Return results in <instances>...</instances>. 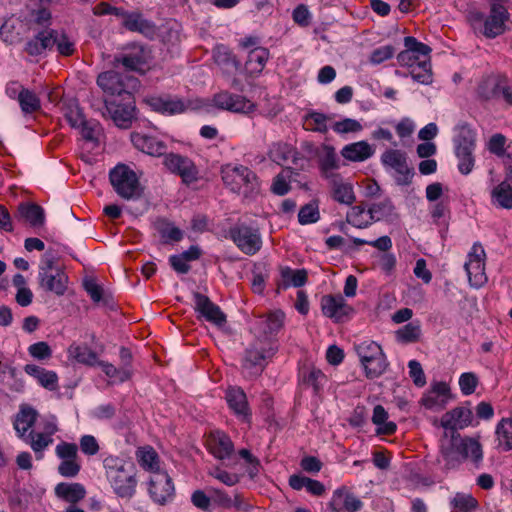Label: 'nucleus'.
<instances>
[{"mask_svg": "<svg viewBox=\"0 0 512 512\" xmlns=\"http://www.w3.org/2000/svg\"><path fill=\"white\" fill-rule=\"evenodd\" d=\"M18 102L22 111L25 113H32L40 108L39 98L34 92L28 89H21Z\"/></svg>", "mask_w": 512, "mask_h": 512, "instance_id": "bf43d9fd", "label": "nucleus"}, {"mask_svg": "<svg viewBox=\"0 0 512 512\" xmlns=\"http://www.w3.org/2000/svg\"><path fill=\"white\" fill-rule=\"evenodd\" d=\"M109 180L116 194L124 200H137L143 194L139 177L125 164H118L111 169Z\"/></svg>", "mask_w": 512, "mask_h": 512, "instance_id": "423d86ee", "label": "nucleus"}, {"mask_svg": "<svg viewBox=\"0 0 512 512\" xmlns=\"http://www.w3.org/2000/svg\"><path fill=\"white\" fill-rule=\"evenodd\" d=\"M194 303L196 311L207 321L219 327L225 324L226 317L224 313L217 305L212 303L207 296L196 293L194 295Z\"/></svg>", "mask_w": 512, "mask_h": 512, "instance_id": "393cba45", "label": "nucleus"}, {"mask_svg": "<svg viewBox=\"0 0 512 512\" xmlns=\"http://www.w3.org/2000/svg\"><path fill=\"white\" fill-rule=\"evenodd\" d=\"M475 151L454 152L457 160V169L461 175H469L475 167Z\"/></svg>", "mask_w": 512, "mask_h": 512, "instance_id": "13d9d810", "label": "nucleus"}, {"mask_svg": "<svg viewBox=\"0 0 512 512\" xmlns=\"http://www.w3.org/2000/svg\"><path fill=\"white\" fill-rule=\"evenodd\" d=\"M24 372L32 377L38 385L48 391H55L59 387V378L55 371L47 370L36 364H26Z\"/></svg>", "mask_w": 512, "mask_h": 512, "instance_id": "a878e982", "label": "nucleus"}, {"mask_svg": "<svg viewBox=\"0 0 512 512\" xmlns=\"http://www.w3.org/2000/svg\"><path fill=\"white\" fill-rule=\"evenodd\" d=\"M211 103L215 108L233 113L248 114L255 109V104L251 100L242 95L233 94L228 91L215 94Z\"/></svg>", "mask_w": 512, "mask_h": 512, "instance_id": "ddd939ff", "label": "nucleus"}, {"mask_svg": "<svg viewBox=\"0 0 512 512\" xmlns=\"http://www.w3.org/2000/svg\"><path fill=\"white\" fill-rule=\"evenodd\" d=\"M269 59V51L264 47H255L248 53L245 63L246 70L250 74L261 73L267 60Z\"/></svg>", "mask_w": 512, "mask_h": 512, "instance_id": "58836bf2", "label": "nucleus"}, {"mask_svg": "<svg viewBox=\"0 0 512 512\" xmlns=\"http://www.w3.org/2000/svg\"><path fill=\"white\" fill-rule=\"evenodd\" d=\"M291 176L292 170L290 168H285L277 174L272 181V193L278 196L286 195L291 189Z\"/></svg>", "mask_w": 512, "mask_h": 512, "instance_id": "603ef678", "label": "nucleus"}, {"mask_svg": "<svg viewBox=\"0 0 512 512\" xmlns=\"http://www.w3.org/2000/svg\"><path fill=\"white\" fill-rule=\"evenodd\" d=\"M341 167V161L334 149V147L325 145L319 156V169L321 176L325 180H329L339 173L337 172Z\"/></svg>", "mask_w": 512, "mask_h": 512, "instance_id": "c85d7f7f", "label": "nucleus"}, {"mask_svg": "<svg viewBox=\"0 0 512 512\" xmlns=\"http://www.w3.org/2000/svg\"><path fill=\"white\" fill-rule=\"evenodd\" d=\"M321 310L324 316L334 322H343L353 313V308L341 295H324L321 298Z\"/></svg>", "mask_w": 512, "mask_h": 512, "instance_id": "a211bd4d", "label": "nucleus"}, {"mask_svg": "<svg viewBox=\"0 0 512 512\" xmlns=\"http://www.w3.org/2000/svg\"><path fill=\"white\" fill-rule=\"evenodd\" d=\"M294 155L292 147L285 143H274L269 149V158L282 165Z\"/></svg>", "mask_w": 512, "mask_h": 512, "instance_id": "4d7b16f0", "label": "nucleus"}, {"mask_svg": "<svg viewBox=\"0 0 512 512\" xmlns=\"http://www.w3.org/2000/svg\"><path fill=\"white\" fill-rule=\"evenodd\" d=\"M124 104L105 100V107L113 122L120 128H128L134 118L135 106L132 96H124Z\"/></svg>", "mask_w": 512, "mask_h": 512, "instance_id": "6ab92c4d", "label": "nucleus"}, {"mask_svg": "<svg viewBox=\"0 0 512 512\" xmlns=\"http://www.w3.org/2000/svg\"><path fill=\"white\" fill-rule=\"evenodd\" d=\"M356 352L368 378H376L387 367L386 357L381 346L372 340H365L356 345Z\"/></svg>", "mask_w": 512, "mask_h": 512, "instance_id": "0eeeda50", "label": "nucleus"}, {"mask_svg": "<svg viewBox=\"0 0 512 512\" xmlns=\"http://www.w3.org/2000/svg\"><path fill=\"white\" fill-rule=\"evenodd\" d=\"M227 403L233 412L243 418L249 417L246 395L240 388H229L226 392Z\"/></svg>", "mask_w": 512, "mask_h": 512, "instance_id": "4c0bfd02", "label": "nucleus"}, {"mask_svg": "<svg viewBox=\"0 0 512 512\" xmlns=\"http://www.w3.org/2000/svg\"><path fill=\"white\" fill-rule=\"evenodd\" d=\"M118 17L123 18V26L130 31L139 32L144 35L154 32V24L145 19L141 13L124 11V15H119Z\"/></svg>", "mask_w": 512, "mask_h": 512, "instance_id": "f704fd0d", "label": "nucleus"}, {"mask_svg": "<svg viewBox=\"0 0 512 512\" xmlns=\"http://www.w3.org/2000/svg\"><path fill=\"white\" fill-rule=\"evenodd\" d=\"M55 494L59 499L75 505L85 497L86 490L80 483L62 482L56 485Z\"/></svg>", "mask_w": 512, "mask_h": 512, "instance_id": "c9c22d12", "label": "nucleus"}, {"mask_svg": "<svg viewBox=\"0 0 512 512\" xmlns=\"http://www.w3.org/2000/svg\"><path fill=\"white\" fill-rule=\"evenodd\" d=\"M50 20L51 13L46 8L32 10L29 14V24L31 29H33L34 26L45 28L50 24Z\"/></svg>", "mask_w": 512, "mask_h": 512, "instance_id": "0e129e2a", "label": "nucleus"}, {"mask_svg": "<svg viewBox=\"0 0 512 512\" xmlns=\"http://www.w3.org/2000/svg\"><path fill=\"white\" fill-rule=\"evenodd\" d=\"M479 379L473 372H464L459 377V388L463 395L469 396L473 394L478 386Z\"/></svg>", "mask_w": 512, "mask_h": 512, "instance_id": "e2e57ef3", "label": "nucleus"}, {"mask_svg": "<svg viewBox=\"0 0 512 512\" xmlns=\"http://www.w3.org/2000/svg\"><path fill=\"white\" fill-rule=\"evenodd\" d=\"M332 197L340 204L351 205L355 201L353 184L344 179L341 174L327 180Z\"/></svg>", "mask_w": 512, "mask_h": 512, "instance_id": "cd10ccee", "label": "nucleus"}, {"mask_svg": "<svg viewBox=\"0 0 512 512\" xmlns=\"http://www.w3.org/2000/svg\"><path fill=\"white\" fill-rule=\"evenodd\" d=\"M281 279L283 288L302 287L307 281V272L304 269H292L285 267L281 269Z\"/></svg>", "mask_w": 512, "mask_h": 512, "instance_id": "a19ab883", "label": "nucleus"}, {"mask_svg": "<svg viewBox=\"0 0 512 512\" xmlns=\"http://www.w3.org/2000/svg\"><path fill=\"white\" fill-rule=\"evenodd\" d=\"M164 165L172 173L180 175L185 183H191L197 179V169L187 157L174 153L167 154L164 157Z\"/></svg>", "mask_w": 512, "mask_h": 512, "instance_id": "412c9836", "label": "nucleus"}, {"mask_svg": "<svg viewBox=\"0 0 512 512\" xmlns=\"http://www.w3.org/2000/svg\"><path fill=\"white\" fill-rule=\"evenodd\" d=\"M476 131L467 124H459L454 128V152L475 151Z\"/></svg>", "mask_w": 512, "mask_h": 512, "instance_id": "c756f323", "label": "nucleus"}, {"mask_svg": "<svg viewBox=\"0 0 512 512\" xmlns=\"http://www.w3.org/2000/svg\"><path fill=\"white\" fill-rule=\"evenodd\" d=\"M105 476L117 497L131 499L136 493L137 478L134 465L123 457L108 455L103 459Z\"/></svg>", "mask_w": 512, "mask_h": 512, "instance_id": "7ed1b4c3", "label": "nucleus"}, {"mask_svg": "<svg viewBox=\"0 0 512 512\" xmlns=\"http://www.w3.org/2000/svg\"><path fill=\"white\" fill-rule=\"evenodd\" d=\"M230 235L236 246L247 255L256 254L262 246L259 229L245 224L232 228Z\"/></svg>", "mask_w": 512, "mask_h": 512, "instance_id": "f8f14e48", "label": "nucleus"}, {"mask_svg": "<svg viewBox=\"0 0 512 512\" xmlns=\"http://www.w3.org/2000/svg\"><path fill=\"white\" fill-rule=\"evenodd\" d=\"M394 48L391 45H384L375 48L369 56V63L371 65H380L383 62L391 59L394 55Z\"/></svg>", "mask_w": 512, "mask_h": 512, "instance_id": "338daca9", "label": "nucleus"}, {"mask_svg": "<svg viewBox=\"0 0 512 512\" xmlns=\"http://www.w3.org/2000/svg\"><path fill=\"white\" fill-rule=\"evenodd\" d=\"M299 381L302 385L312 388L315 394H318L327 379L321 370L314 367H305L299 372Z\"/></svg>", "mask_w": 512, "mask_h": 512, "instance_id": "e433bc0d", "label": "nucleus"}, {"mask_svg": "<svg viewBox=\"0 0 512 512\" xmlns=\"http://www.w3.org/2000/svg\"><path fill=\"white\" fill-rule=\"evenodd\" d=\"M330 128L339 136L346 138L348 135H355L361 132L363 125L356 119L343 118L333 122Z\"/></svg>", "mask_w": 512, "mask_h": 512, "instance_id": "49530a36", "label": "nucleus"}, {"mask_svg": "<svg viewBox=\"0 0 512 512\" xmlns=\"http://www.w3.org/2000/svg\"><path fill=\"white\" fill-rule=\"evenodd\" d=\"M150 59V51L142 45L134 44L127 52L116 58L127 71L144 72L145 66Z\"/></svg>", "mask_w": 512, "mask_h": 512, "instance_id": "aec40b11", "label": "nucleus"}, {"mask_svg": "<svg viewBox=\"0 0 512 512\" xmlns=\"http://www.w3.org/2000/svg\"><path fill=\"white\" fill-rule=\"evenodd\" d=\"M363 506L362 501L345 487L336 489L331 497L329 507L332 512H357Z\"/></svg>", "mask_w": 512, "mask_h": 512, "instance_id": "b1692460", "label": "nucleus"}, {"mask_svg": "<svg viewBox=\"0 0 512 512\" xmlns=\"http://www.w3.org/2000/svg\"><path fill=\"white\" fill-rule=\"evenodd\" d=\"M38 280L42 289L57 296L64 295L67 290L68 276L56 265V258L50 251H46L41 257Z\"/></svg>", "mask_w": 512, "mask_h": 512, "instance_id": "39448f33", "label": "nucleus"}, {"mask_svg": "<svg viewBox=\"0 0 512 512\" xmlns=\"http://www.w3.org/2000/svg\"><path fill=\"white\" fill-rule=\"evenodd\" d=\"M98 86L109 95L128 96L130 98L131 90L138 85V80L129 75H122L118 71H105L97 78Z\"/></svg>", "mask_w": 512, "mask_h": 512, "instance_id": "1a4fd4ad", "label": "nucleus"}, {"mask_svg": "<svg viewBox=\"0 0 512 512\" xmlns=\"http://www.w3.org/2000/svg\"><path fill=\"white\" fill-rule=\"evenodd\" d=\"M131 141L138 150L151 156H161L166 150L165 144L154 136L132 133Z\"/></svg>", "mask_w": 512, "mask_h": 512, "instance_id": "2f4dec72", "label": "nucleus"}, {"mask_svg": "<svg viewBox=\"0 0 512 512\" xmlns=\"http://www.w3.org/2000/svg\"><path fill=\"white\" fill-rule=\"evenodd\" d=\"M412 79L420 84L428 85L432 82L431 63L428 59H422L417 66L409 70Z\"/></svg>", "mask_w": 512, "mask_h": 512, "instance_id": "5fc2aeb1", "label": "nucleus"}, {"mask_svg": "<svg viewBox=\"0 0 512 512\" xmlns=\"http://www.w3.org/2000/svg\"><path fill=\"white\" fill-rule=\"evenodd\" d=\"M372 422L377 426L378 434H392L396 431V424L388 421V412L381 405H376L373 409Z\"/></svg>", "mask_w": 512, "mask_h": 512, "instance_id": "79ce46f5", "label": "nucleus"}, {"mask_svg": "<svg viewBox=\"0 0 512 512\" xmlns=\"http://www.w3.org/2000/svg\"><path fill=\"white\" fill-rule=\"evenodd\" d=\"M346 221L359 229L368 227L372 224L369 208L365 209L362 206L351 207L347 212Z\"/></svg>", "mask_w": 512, "mask_h": 512, "instance_id": "37998d69", "label": "nucleus"}, {"mask_svg": "<svg viewBox=\"0 0 512 512\" xmlns=\"http://www.w3.org/2000/svg\"><path fill=\"white\" fill-rule=\"evenodd\" d=\"M305 125L308 130L325 133L328 131V117L319 112H312L306 116Z\"/></svg>", "mask_w": 512, "mask_h": 512, "instance_id": "052dcab7", "label": "nucleus"}, {"mask_svg": "<svg viewBox=\"0 0 512 512\" xmlns=\"http://www.w3.org/2000/svg\"><path fill=\"white\" fill-rule=\"evenodd\" d=\"M450 399V388L445 382H436L424 394L421 404L429 410L440 411L445 408Z\"/></svg>", "mask_w": 512, "mask_h": 512, "instance_id": "5701e85b", "label": "nucleus"}, {"mask_svg": "<svg viewBox=\"0 0 512 512\" xmlns=\"http://www.w3.org/2000/svg\"><path fill=\"white\" fill-rule=\"evenodd\" d=\"M451 504L461 512H471L477 507L478 502L471 494L457 493L451 500Z\"/></svg>", "mask_w": 512, "mask_h": 512, "instance_id": "680f3d73", "label": "nucleus"}, {"mask_svg": "<svg viewBox=\"0 0 512 512\" xmlns=\"http://www.w3.org/2000/svg\"><path fill=\"white\" fill-rule=\"evenodd\" d=\"M491 204L496 208L512 209V185L507 181H501L490 190Z\"/></svg>", "mask_w": 512, "mask_h": 512, "instance_id": "72a5a7b5", "label": "nucleus"}, {"mask_svg": "<svg viewBox=\"0 0 512 512\" xmlns=\"http://www.w3.org/2000/svg\"><path fill=\"white\" fill-rule=\"evenodd\" d=\"M210 453L220 460L229 458L234 450L233 443L228 435L221 431H213L207 439Z\"/></svg>", "mask_w": 512, "mask_h": 512, "instance_id": "bb28decb", "label": "nucleus"}, {"mask_svg": "<svg viewBox=\"0 0 512 512\" xmlns=\"http://www.w3.org/2000/svg\"><path fill=\"white\" fill-rule=\"evenodd\" d=\"M466 458L479 463L483 458L480 443L473 438H462L458 432H444L440 440V456L438 462L445 470L458 467Z\"/></svg>", "mask_w": 512, "mask_h": 512, "instance_id": "f03ea898", "label": "nucleus"}, {"mask_svg": "<svg viewBox=\"0 0 512 512\" xmlns=\"http://www.w3.org/2000/svg\"><path fill=\"white\" fill-rule=\"evenodd\" d=\"M495 432L499 446L504 451L512 450V417L503 418L497 424Z\"/></svg>", "mask_w": 512, "mask_h": 512, "instance_id": "c03bdc74", "label": "nucleus"}, {"mask_svg": "<svg viewBox=\"0 0 512 512\" xmlns=\"http://www.w3.org/2000/svg\"><path fill=\"white\" fill-rule=\"evenodd\" d=\"M57 431L58 421L54 415H45L38 420L30 440V447L38 460L43 458V452L53 443V435Z\"/></svg>", "mask_w": 512, "mask_h": 512, "instance_id": "9d476101", "label": "nucleus"}, {"mask_svg": "<svg viewBox=\"0 0 512 512\" xmlns=\"http://www.w3.org/2000/svg\"><path fill=\"white\" fill-rule=\"evenodd\" d=\"M221 174L224 185L234 193L249 197L260 191L257 175L246 166L228 164L222 168Z\"/></svg>", "mask_w": 512, "mask_h": 512, "instance_id": "20e7f679", "label": "nucleus"}, {"mask_svg": "<svg viewBox=\"0 0 512 512\" xmlns=\"http://www.w3.org/2000/svg\"><path fill=\"white\" fill-rule=\"evenodd\" d=\"M486 252L480 242H475L467 254L464 263L469 285L474 289L482 288L488 281L485 272Z\"/></svg>", "mask_w": 512, "mask_h": 512, "instance_id": "6e6552de", "label": "nucleus"}, {"mask_svg": "<svg viewBox=\"0 0 512 512\" xmlns=\"http://www.w3.org/2000/svg\"><path fill=\"white\" fill-rule=\"evenodd\" d=\"M404 45L409 50H412V52L418 55L421 59L430 60L429 54L431 52V48L428 45L419 42L416 38L411 36L405 37Z\"/></svg>", "mask_w": 512, "mask_h": 512, "instance_id": "774afa93", "label": "nucleus"}, {"mask_svg": "<svg viewBox=\"0 0 512 512\" xmlns=\"http://www.w3.org/2000/svg\"><path fill=\"white\" fill-rule=\"evenodd\" d=\"M486 148L503 162L512 163V140H508L503 134H493L488 140Z\"/></svg>", "mask_w": 512, "mask_h": 512, "instance_id": "473e14b6", "label": "nucleus"}, {"mask_svg": "<svg viewBox=\"0 0 512 512\" xmlns=\"http://www.w3.org/2000/svg\"><path fill=\"white\" fill-rule=\"evenodd\" d=\"M158 230L166 242H177L183 238V231L170 222L161 223Z\"/></svg>", "mask_w": 512, "mask_h": 512, "instance_id": "69168bd1", "label": "nucleus"}, {"mask_svg": "<svg viewBox=\"0 0 512 512\" xmlns=\"http://www.w3.org/2000/svg\"><path fill=\"white\" fill-rule=\"evenodd\" d=\"M371 223L390 220L395 215L394 206L390 200H384L369 206Z\"/></svg>", "mask_w": 512, "mask_h": 512, "instance_id": "8fccbe9b", "label": "nucleus"}, {"mask_svg": "<svg viewBox=\"0 0 512 512\" xmlns=\"http://www.w3.org/2000/svg\"><path fill=\"white\" fill-rule=\"evenodd\" d=\"M420 336L421 326L418 321L407 323L395 333L396 340L403 344L414 343L419 340Z\"/></svg>", "mask_w": 512, "mask_h": 512, "instance_id": "09e8293b", "label": "nucleus"}, {"mask_svg": "<svg viewBox=\"0 0 512 512\" xmlns=\"http://www.w3.org/2000/svg\"><path fill=\"white\" fill-rule=\"evenodd\" d=\"M381 162L398 184H405L410 177L406 154L400 150L388 149L381 155Z\"/></svg>", "mask_w": 512, "mask_h": 512, "instance_id": "4468645a", "label": "nucleus"}, {"mask_svg": "<svg viewBox=\"0 0 512 512\" xmlns=\"http://www.w3.org/2000/svg\"><path fill=\"white\" fill-rule=\"evenodd\" d=\"M150 498L159 505L171 502L175 496V486L172 478L165 471H155L148 480Z\"/></svg>", "mask_w": 512, "mask_h": 512, "instance_id": "9b49d317", "label": "nucleus"}, {"mask_svg": "<svg viewBox=\"0 0 512 512\" xmlns=\"http://www.w3.org/2000/svg\"><path fill=\"white\" fill-rule=\"evenodd\" d=\"M38 422V412L29 405H21L13 421L14 429L20 439L30 446V440L35 429L32 427Z\"/></svg>", "mask_w": 512, "mask_h": 512, "instance_id": "dca6fc26", "label": "nucleus"}, {"mask_svg": "<svg viewBox=\"0 0 512 512\" xmlns=\"http://www.w3.org/2000/svg\"><path fill=\"white\" fill-rule=\"evenodd\" d=\"M63 114L72 128H76L83 124L84 114L75 99L68 100L64 103Z\"/></svg>", "mask_w": 512, "mask_h": 512, "instance_id": "3c124183", "label": "nucleus"}, {"mask_svg": "<svg viewBox=\"0 0 512 512\" xmlns=\"http://www.w3.org/2000/svg\"><path fill=\"white\" fill-rule=\"evenodd\" d=\"M145 102L153 111L164 115L180 114L196 108L191 101L171 96H148Z\"/></svg>", "mask_w": 512, "mask_h": 512, "instance_id": "2eb2a0df", "label": "nucleus"}, {"mask_svg": "<svg viewBox=\"0 0 512 512\" xmlns=\"http://www.w3.org/2000/svg\"><path fill=\"white\" fill-rule=\"evenodd\" d=\"M341 156L350 162H364L375 153L374 147L367 141L361 140L345 145Z\"/></svg>", "mask_w": 512, "mask_h": 512, "instance_id": "7c9ffc66", "label": "nucleus"}, {"mask_svg": "<svg viewBox=\"0 0 512 512\" xmlns=\"http://www.w3.org/2000/svg\"><path fill=\"white\" fill-rule=\"evenodd\" d=\"M472 418L473 414L470 409L457 407L442 416L440 426L444 429V432L450 434L451 432H457L458 429L469 426Z\"/></svg>", "mask_w": 512, "mask_h": 512, "instance_id": "4be33fe9", "label": "nucleus"}, {"mask_svg": "<svg viewBox=\"0 0 512 512\" xmlns=\"http://www.w3.org/2000/svg\"><path fill=\"white\" fill-rule=\"evenodd\" d=\"M99 366L112 382H124L130 378L132 372L128 363H125L121 368H116L108 362H100Z\"/></svg>", "mask_w": 512, "mask_h": 512, "instance_id": "864d4df0", "label": "nucleus"}, {"mask_svg": "<svg viewBox=\"0 0 512 512\" xmlns=\"http://www.w3.org/2000/svg\"><path fill=\"white\" fill-rule=\"evenodd\" d=\"M509 19V12L499 1H493L490 13L484 21L483 34L487 38H495L505 31V23Z\"/></svg>", "mask_w": 512, "mask_h": 512, "instance_id": "f3484780", "label": "nucleus"}, {"mask_svg": "<svg viewBox=\"0 0 512 512\" xmlns=\"http://www.w3.org/2000/svg\"><path fill=\"white\" fill-rule=\"evenodd\" d=\"M320 211L317 202H310L302 206L298 212V222L301 225H309L318 222Z\"/></svg>", "mask_w": 512, "mask_h": 512, "instance_id": "6e6d98bb", "label": "nucleus"}, {"mask_svg": "<svg viewBox=\"0 0 512 512\" xmlns=\"http://www.w3.org/2000/svg\"><path fill=\"white\" fill-rule=\"evenodd\" d=\"M68 353L70 357L81 364L95 366L101 362L98 360L97 354L86 346L72 345Z\"/></svg>", "mask_w": 512, "mask_h": 512, "instance_id": "de8ad7c7", "label": "nucleus"}, {"mask_svg": "<svg viewBox=\"0 0 512 512\" xmlns=\"http://www.w3.org/2000/svg\"><path fill=\"white\" fill-rule=\"evenodd\" d=\"M136 458L139 465L150 472V475L159 469V457L157 452L150 446L140 447L136 451Z\"/></svg>", "mask_w": 512, "mask_h": 512, "instance_id": "ea45409f", "label": "nucleus"}, {"mask_svg": "<svg viewBox=\"0 0 512 512\" xmlns=\"http://www.w3.org/2000/svg\"><path fill=\"white\" fill-rule=\"evenodd\" d=\"M20 215L29 222L30 225L37 227L44 223V210L32 203H22L19 206Z\"/></svg>", "mask_w": 512, "mask_h": 512, "instance_id": "a18cd8bd", "label": "nucleus"}, {"mask_svg": "<svg viewBox=\"0 0 512 512\" xmlns=\"http://www.w3.org/2000/svg\"><path fill=\"white\" fill-rule=\"evenodd\" d=\"M285 314L281 310L269 312L259 317L255 326L256 341L246 349L242 372L245 377H255L262 373L268 360L276 353L278 346L272 337L282 328Z\"/></svg>", "mask_w": 512, "mask_h": 512, "instance_id": "f257e3e1", "label": "nucleus"}]
</instances>
